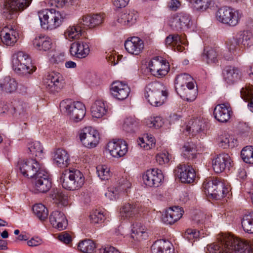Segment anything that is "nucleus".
<instances>
[{"instance_id":"nucleus-1","label":"nucleus","mask_w":253,"mask_h":253,"mask_svg":"<svg viewBox=\"0 0 253 253\" xmlns=\"http://www.w3.org/2000/svg\"><path fill=\"white\" fill-rule=\"evenodd\" d=\"M218 241L207 247V253H253V248L247 241L231 235H219Z\"/></svg>"},{"instance_id":"nucleus-2","label":"nucleus","mask_w":253,"mask_h":253,"mask_svg":"<svg viewBox=\"0 0 253 253\" xmlns=\"http://www.w3.org/2000/svg\"><path fill=\"white\" fill-rule=\"evenodd\" d=\"M51 187V179L43 164L37 163L33 166V191L35 193H44Z\"/></svg>"},{"instance_id":"nucleus-3","label":"nucleus","mask_w":253,"mask_h":253,"mask_svg":"<svg viewBox=\"0 0 253 253\" xmlns=\"http://www.w3.org/2000/svg\"><path fill=\"white\" fill-rule=\"evenodd\" d=\"M38 16L42 28L53 30L59 27L68 18L66 13L55 9H45L38 12Z\"/></svg>"},{"instance_id":"nucleus-4","label":"nucleus","mask_w":253,"mask_h":253,"mask_svg":"<svg viewBox=\"0 0 253 253\" xmlns=\"http://www.w3.org/2000/svg\"><path fill=\"white\" fill-rule=\"evenodd\" d=\"M144 93L149 103L155 107L163 105L168 96V92L166 87L158 82L148 84L145 86Z\"/></svg>"},{"instance_id":"nucleus-5","label":"nucleus","mask_w":253,"mask_h":253,"mask_svg":"<svg viewBox=\"0 0 253 253\" xmlns=\"http://www.w3.org/2000/svg\"><path fill=\"white\" fill-rule=\"evenodd\" d=\"M60 109L74 123L81 121L86 112L85 107L83 103L72 101L70 99L62 100L60 103Z\"/></svg>"},{"instance_id":"nucleus-6","label":"nucleus","mask_w":253,"mask_h":253,"mask_svg":"<svg viewBox=\"0 0 253 253\" xmlns=\"http://www.w3.org/2000/svg\"><path fill=\"white\" fill-rule=\"evenodd\" d=\"M62 187L69 190H75L81 188L84 183L83 173L78 169H66L60 177Z\"/></svg>"},{"instance_id":"nucleus-7","label":"nucleus","mask_w":253,"mask_h":253,"mask_svg":"<svg viewBox=\"0 0 253 253\" xmlns=\"http://www.w3.org/2000/svg\"><path fill=\"white\" fill-rule=\"evenodd\" d=\"M203 187L205 194L213 199L218 200L224 197L228 192L220 178L210 177L206 179Z\"/></svg>"},{"instance_id":"nucleus-8","label":"nucleus","mask_w":253,"mask_h":253,"mask_svg":"<svg viewBox=\"0 0 253 253\" xmlns=\"http://www.w3.org/2000/svg\"><path fill=\"white\" fill-rule=\"evenodd\" d=\"M12 67L17 73L24 76L32 73V58L30 55L23 51H18L12 56Z\"/></svg>"},{"instance_id":"nucleus-9","label":"nucleus","mask_w":253,"mask_h":253,"mask_svg":"<svg viewBox=\"0 0 253 253\" xmlns=\"http://www.w3.org/2000/svg\"><path fill=\"white\" fill-rule=\"evenodd\" d=\"M215 15L216 19L220 23L234 27L239 23L242 14L239 10L229 7H222L218 9Z\"/></svg>"},{"instance_id":"nucleus-10","label":"nucleus","mask_w":253,"mask_h":253,"mask_svg":"<svg viewBox=\"0 0 253 253\" xmlns=\"http://www.w3.org/2000/svg\"><path fill=\"white\" fill-rule=\"evenodd\" d=\"M31 0H6L2 8V16L6 19H12L18 10H23L30 4Z\"/></svg>"},{"instance_id":"nucleus-11","label":"nucleus","mask_w":253,"mask_h":253,"mask_svg":"<svg viewBox=\"0 0 253 253\" xmlns=\"http://www.w3.org/2000/svg\"><path fill=\"white\" fill-rule=\"evenodd\" d=\"M79 136L83 145L88 148L95 147L100 140L98 132L90 126L84 127L81 129Z\"/></svg>"},{"instance_id":"nucleus-12","label":"nucleus","mask_w":253,"mask_h":253,"mask_svg":"<svg viewBox=\"0 0 253 253\" xmlns=\"http://www.w3.org/2000/svg\"><path fill=\"white\" fill-rule=\"evenodd\" d=\"M44 84L49 92L55 93L60 91L63 88L65 83L62 76L60 73L52 72L46 76Z\"/></svg>"},{"instance_id":"nucleus-13","label":"nucleus","mask_w":253,"mask_h":253,"mask_svg":"<svg viewBox=\"0 0 253 253\" xmlns=\"http://www.w3.org/2000/svg\"><path fill=\"white\" fill-rule=\"evenodd\" d=\"M150 72L154 76L160 78L166 76L169 70V63L161 57H155L149 63Z\"/></svg>"},{"instance_id":"nucleus-14","label":"nucleus","mask_w":253,"mask_h":253,"mask_svg":"<svg viewBox=\"0 0 253 253\" xmlns=\"http://www.w3.org/2000/svg\"><path fill=\"white\" fill-rule=\"evenodd\" d=\"M190 17L185 13H179L173 15L169 21V25L173 31H184L189 28Z\"/></svg>"},{"instance_id":"nucleus-15","label":"nucleus","mask_w":253,"mask_h":253,"mask_svg":"<svg viewBox=\"0 0 253 253\" xmlns=\"http://www.w3.org/2000/svg\"><path fill=\"white\" fill-rule=\"evenodd\" d=\"M175 176L178 177L181 182L191 183L196 178L194 169L189 165L180 164L174 170Z\"/></svg>"},{"instance_id":"nucleus-16","label":"nucleus","mask_w":253,"mask_h":253,"mask_svg":"<svg viewBox=\"0 0 253 253\" xmlns=\"http://www.w3.org/2000/svg\"><path fill=\"white\" fill-rule=\"evenodd\" d=\"M212 168L216 173H221L232 167L230 156L226 153L216 155L212 161Z\"/></svg>"},{"instance_id":"nucleus-17","label":"nucleus","mask_w":253,"mask_h":253,"mask_svg":"<svg viewBox=\"0 0 253 253\" xmlns=\"http://www.w3.org/2000/svg\"><path fill=\"white\" fill-rule=\"evenodd\" d=\"M110 90L112 96L118 100L126 99L130 91L127 84L120 81L114 82L111 84Z\"/></svg>"},{"instance_id":"nucleus-18","label":"nucleus","mask_w":253,"mask_h":253,"mask_svg":"<svg viewBox=\"0 0 253 253\" xmlns=\"http://www.w3.org/2000/svg\"><path fill=\"white\" fill-rule=\"evenodd\" d=\"M107 148L111 155L115 158L124 156L128 150L126 142L122 139L110 141L107 144Z\"/></svg>"},{"instance_id":"nucleus-19","label":"nucleus","mask_w":253,"mask_h":253,"mask_svg":"<svg viewBox=\"0 0 253 253\" xmlns=\"http://www.w3.org/2000/svg\"><path fill=\"white\" fill-rule=\"evenodd\" d=\"M163 178L161 170L158 169H148L143 175L144 183L150 187H158Z\"/></svg>"},{"instance_id":"nucleus-20","label":"nucleus","mask_w":253,"mask_h":253,"mask_svg":"<svg viewBox=\"0 0 253 253\" xmlns=\"http://www.w3.org/2000/svg\"><path fill=\"white\" fill-rule=\"evenodd\" d=\"M89 51L88 43L85 40H80L72 43L70 48L71 54L79 58H85Z\"/></svg>"},{"instance_id":"nucleus-21","label":"nucleus","mask_w":253,"mask_h":253,"mask_svg":"<svg viewBox=\"0 0 253 253\" xmlns=\"http://www.w3.org/2000/svg\"><path fill=\"white\" fill-rule=\"evenodd\" d=\"M103 20L104 16L101 14L84 15L79 19V25L84 28H93L100 25Z\"/></svg>"},{"instance_id":"nucleus-22","label":"nucleus","mask_w":253,"mask_h":253,"mask_svg":"<svg viewBox=\"0 0 253 253\" xmlns=\"http://www.w3.org/2000/svg\"><path fill=\"white\" fill-rule=\"evenodd\" d=\"M184 211L179 206L169 208L163 215L162 220L168 224H172L178 221L182 216Z\"/></svg>"},{"instance_id":"nucleus-23","label":"nucleus","mask_w":253,"mask_h":253,"mask_svg":"<svg viewBox=\"0 0 253 253\" xmlns=\"http://www.w3.org/2000/svg\"><path fill=\"white\" fill-rule=\"evenodd\" d=\"M125 46L128 53L136 55L142 51L144 45L141 39L137 37H133L125 42Z\"/></svg>"},{"instance_id":"nucleus-24","label":"nucleus","mask_w":253,"mask_h":253,"mask_svg":"<svg viewBox=\"0 0 253 253\" xmlns=\"http://www.w3.org/2000/svg\"><path fill=\"white\" fill-rule=\"evenodd\" d=\"M232 112L230 106L225 104L217 105L213 111L215 119L219 122L226 123L230 119Z\"/></svg>"},{"instance_id":"nucleus-25","label":"nucleus","mask_w":253,"mask_h":253,"mask_svg":"<svg viewBox=\"0 0 253 253\" xmlns=\"http://www.w3.org/2000/svg\"><path fill=\"white\" fill-rule=\"evenodd\" d=\"M33 45L39 51H46L51 49L53 43L50 38L45 35L40 34L35 37Z\"/></svg>"},{"instance_id":"nucleus-26","label":"nucleus","mask_w":253,"mask_h":253,"mask_svg":"<svg viewBox=\"0 0 253 253\" xmlns=\"http://www.w3.org/2000/svg\"><path fill=\"white\" fill-rule=\"evenodd\" d=\"M49 221L53 227L59 230L66 229L68 225V221L64 214L58 211L52 212L49 215Z\"/></svg>"},{"instance_id":"nucleus-27","label":"nucleus","mask_w":253,"mask_h":253,"mask_svg":"<svg viewBox=\"0 0 253 253\" xmlns=\"http://www.w3.org/2000/svg\"><path fill=\"white\" fill-rule=\"evenodd\" d=\"M119 185L118 187L109 188L107 192L105 193L106 197H108L111 200H115L118 197L119 191H126L131 186V183L126 178L123 177L119 180Z\"/></svg>"},{"instance_id":"nucleus-28","label":"nucleus","mask_w":253,"mask_h":253,"mask_svg":"<svg viewBox=\"0 0 253 253\" xmlns=\"http://www.w3.org/2000/svg\"><path fill=\"white\" fill-rule=\"evenodd\" d=\"M2 42L7 46H12L17 42L18 34L11 27H4L1 31Z\"/></svg>"},{"instance_id":"nucleus-29","label":"nucleus","mask_w":253,"mask_h":253,"mask_svg":"<svg viewBox=\"0 0 253 253\" xmlns=\"http://www.w3.org/2000/svg\"><path fill=\"white\" fill-rule=\"evenodd\" d=\"M70 156L65 150L59 148L56 150L53 154L54 163L58 167L65 168L70 163Z\"/></svg>"},{"instance_id":"nucleus-30","label":"nucleus","mask_w":253,"mask_h":253,"mask_svg":"<svg viewBox=\"0 0 253 253\" xmlns=\"http://www.w3.org/2000/svg\"><path fill=\"white\" fill-rule=\"evenodd\" d=\"M173 250L171 243L163 240L155 241L151 246L152 253H173Z\"/></svg>"},{"instance_id":"nucleus-31","label":"nucleus","mask_w":253,"mask_h":253,"mask_svg":"<svg viewBox=\"0 0 253 253\" xmlns=\"http://www.w3.org/2000/svg\"><path fill=\"white\" fill-rule=\"evenodd\" d=\"M224 80L229 84H234L240 78V70L235 67L227 66L223 71Z\"/></svg>"},{"instance_id":"nucleus-32","label":"nucleus","mask_w":253,"mask_h":253,"mask_svg":"<svg viewBox=\"0 0 253 253\" xmlns=\"http://www.w3.org/2000/svg\"><path fill=\"white\" fill-rule=\"evenodd\" d=\"M16 80L10 76H6L0 80V91L3 93H11L17 88Z\"/></svg>"},{"instance_id":"nucleus-33","label":"nucleus","mask_w":253,"mask_h":253,"mask_svg":"<svg viewBox=\"0 0 253 253\" xmlns=\"http://www.w3.org/2000/svg\"><path fill=\"white\" fill-rule=\"evenodd\" d=\"M181 98L188 101H194L198 93L197 88L195 87L194 83H189L187 86L177 91Z\"/></svg>"},{"instance_id":"nucleus-34","label":"nucleus","mask_w":253,"mask_h":253,"mask_svg":"<svg viewBox=\"0 0 253 253\" xmlns=\"http://www.w3.org/2000/svg\"><path fill=\"white\" fill-rule=\"evenodd\" d=\"M131 237L134 240L140 241L146 239L148 237L146 228L142 226L141 223L135 222L132 224Z\"/></svg>"},{"instance_id":"nucleus-35","label":"nucleus","mask_w":253,"mask_h":253,"mask_svg":"<svg viewBox=\"0 0 253 253\" xmlns=\"http://www.w3.org/2000/svg\"><path fill=\"white\" fill-rule=\"evenodd\" d=\"M203 58L208 64L215 63L219 58V50L212 47H205L203 53Z\"/></svg>"},{"instance_id":"nucleus-36","label":"nucleus","mask_w":253,"mask_h":253,"mask_svg":"<svg viewBox=\"0 0 253 253\" xmlns=\"http://www.w3.org/2000/svg\"><path fill=\"white\" fill-rule=\"evenodd\" d=\"M204 127V123L203 121L198 118L191 120L186 126L185 132L188 134L192 133V135H195L197 133L202 131Z\"/></svg>"},{"instance_id":"nucleus-37","label":"nucleus","mask_w":253,"mask_h":253,"mask_svg":"<svg viewBox=\"0 0 253 253\" xmlns=\"http://www.w3.org/2000/svg\"><path fill=\"white\" fill-rule=\"evenodd\" d=\"M107 111L104 101L101 100H96L91 107V112L93 117L100 118Z\"/></svg>"},{"instance_id":"nucleus-38","label":"nucleus","mask_w":253,"mask_h":253,"mask_svg":"<svg viewBox=\"0 0 253 253\" xmlns=\"http://www.w3.org/2000/svg\"><path fill=\"white\" fill-rule=\"evenodd\" d=\"M139 210L136 204L127 203L120 209L121 216L125 217H132L138 214Z\"/></svg>"},{"instance_id":"nucleus-39","label":"nucleus","mask_w":253,"mask_h":253,"mask_svg":"<svg viewBox=\"0 0 253 253\" xmlns=\"http://www.w3.org/2000/svg\"><path fill=\"white\" fill-rule=\"evenodd\" d=\"M84 29L83 26H80L79 20L76 26H70L65 32V36L66 39L70 41L76 40L79 38L81 35L83 29Z\"/></svg>"},{"instance_id":"nucleus-40","label":"nucleus","mask_w":253,"mask_h":253,"mask_svg":"<svg viewBox=\"0 0 253 253\" xmlns=\"http://www.w3.org/2000/svg\"><path fill=\"white\" fill-rule=\"evenodd\" d=\"M43 157V147L39 141H35L33 144V166L37 163L43 164L41 160Z\"/></svg>"},{"instance_id":"nucleus-41","label":"nucleus","mask_w":253,"mask_h":253,"mask_svg":"<svg viewBox=\"0 0 253 253\" xmlns=\"http://www.w3.org/2000/svg\"><path fill=\"white\" fill-rule=\"evenodd\" d=\"M241 44L245 47H250L253 44V36L249 30L240 31L236 35Z\"/></svg>"},{"instance_id":"nucleus-42","label":"nucleus","mask_w":253,"mask_h":253,"mask_svg":"<svg viewBox=\"0 0 253 253\" xmlns=\"http://www.w3.org/2000/svg\"><path fill=\"white\" fill-rule=\"evenodd\" d=\"M179 43H182L184 45L187 44V41L184 37L178 34H171L166 38L165 44L167 47L172 49L175 47V45Z\"/></svg>"},{"instance_id":"nucleus-43","label":"nucleus","mask_w":253,"mask_h":253,"mask_svg":"<svg viewBox=\"0 0 253 253\" xmlns=\"http://www.w3.org/2000/svg\"><path fill=\"white\" fill-rule=\"evenodd\" d=\"M241 96L244 100L248 101V107L253 112V85H249L242 88Z\"/></svg>"},{"instance_id":"nucleus-44","label":"nucleus","mask_w":253,"mask_h":253,"mask_svg":"<svg viewBox=\"0 0 253 253\" xmlns=\"http://www.w3.org/2000/svg\"><path fill=\"white\" fill-rule=\"evenodd\" d=\"M192 80L191 76L186 73L178 75L175 79V88L176 92L186 86L189 83H193L191 80Z\"/></svg>"},{"instance_id":"nucleus-45","label":"nucleus","mask_w":253,"mask_h":253,"mask_svg":"<svg viewBox=\"0 0 253 253\" xmlns=\"http://www.w3.org/2000/svg\"><path fill=\"white\" fill-rule=\"evenodd\" d=\"M50 197L54 203L57 205L63 206H66L68 205V196L59 190H53L50 194Z\"/></svg>"},{"instance_id":"nucleus-46","label":"nucleus","mask_w":253,"mask_h":253,"mask_svg":"<svg viewBox=\"0 0 253 253\" xmlns=\"http://www.w3.org/2000/svg\"><path fill=\"white\" fill-rule=\"evenodd\" d=\"M196 149L193 143L186 142L181 148L182 155L189 160L195 159L196 157Z\"/></svg>"},{"instance_id":"nucleus-47","label":"nucleus","mask_w":253,"mask_h":253,"mask_svg":"<svg viewBox=\"0 0 253 253\" xmlns=\"http://www.w3.org/2000/svg\"><path fill=\"white\" fill-rule=\"evenodd\" d=\"M242 226L245 232L253 233V211L245 214L242 220Z\"/></svg>"},{"instance_id":"nucleus-48","label":"nucleus","mask_w":253,"mask_h":253,"mask_svg":"<svg viewBox=\"0 0 253 253\" xmlns=\"http://www.w3.org/2000/svg\"><path fill=\"white\" fill-rule=\"evenodd\" d=\"M33 212L37 217L41 221L46 219L48 214L47 208L41 203L36 204L33 206Z\"/></svg>"},{"instance_id":"nucleus-49","label":"nucleus","mask_w":253,"mask_h":253,"mask_svg":"<svg viewBox=\"0 0 253 253\" xmlns=\"http://www.w3.org/2000/svg\"><path fill=\"white\" fill-rule=\"evenodd\" d=\"M78 248L83 253H92L95 251L96 246L92 240L86 239L80 242Z\"/></svg>"},{"instance_id":"nucleus-50","label":"nucleus","mask_w":253,"mask_h":253,"mask_svg":"<svg viewBox=\"0 0 253 253\" xmlns=\"http://www.w3.org/2000/svg\"><path fill=\"white\" fill-rule=\"evenodd\" d=\"M236 140L229 134H224L220 138L219 145L223 149L233 148L236 145Z\"/></svg>"},{"instance_id":"nucleus-51","label":"nucleus","mask_w":253,"mask_h":253,"mask_svg":"<svg viewBox=\"0 0 253 253\" xmlns=\"http://www.w3.org/2000/svg\"><path fill=\"white\" fill-rule=\"evenodd\" d=\"M155 139L151 135H147L145 138H139L138 144L146 150L154 148L155 147Z\"/></svg>"},{"instance_id":"nucleus-52","label":"nucleus","mask_w":253,"mask_h":253,"mask_svg":"<svg viewBox=\"0 0 253 253\" xmlns=\"http://www.w3.org/2000/svg\"><path fill=\"white\" fill-rule=\"evenodd\" d=\"M190 3L194 9L204 11L210 5L211 0H190Z\"/></svg>"},{"instance_id":"nucleus-53","label":"nucleus","mask_w":253,"mask_h":253,"mask_svg":"<svg viewBox=\"0 0 253 253\" xmlns=\"http://www.w3.org/2000/svg\"><path fill=\"white\" fill-rule=\"evenodd\" d=\"M243 161L249 164H253V147L247 146L244 147L241 153Z\"/></svg>"},{"instance_id":"nucleus-54","label":"nucleus","mask_w":253,"mask_h":253,"mask_svg":"<svg viewBox=\"0 0 253 253\" xmlns=\"http://www.w3.org/2000/svg\"><path fill=\"white\" fill-rule=\"evenodd\" d=\"M145 124L149 127L159 128L163 126L164 121L160 116L151 117L145 120Z\"/></svg>"},{"instance_id":"nucleus-55","label":"nucleus","mask_w":253,"mask_h":253,"mask_svg":"<svg viewBox=\"0 0 253 253\" xmlns=\"http://www.w3.org/2000/svg\"><path fill=\"white\" fill-rule=\"evenodd\" d=\"M137 126L136 120L132 117L126 118L123 125V129L127 132H133Z\"/></svg>"},{"instance_id":"nucleus-56","label":"nucleus","mask_w":253,"mask_h":253,"mask_svg":"<svg viewBox=\"0 0 253 253\" xmlns=\"http://www.w3.org/2000/svg\"><path fill=\"white\" fill-rule=\"evenodd\" d=\"M97 173L101 180H108L110 177L109 169L105 165H99L96 167Z\"/></svg>"},{"instance_id":"nucleus-57","label":"nucleus","mask_w":253,"mask_h":253,"mask_svg":"<svg viewBox=\"0 0 253 253\" xmlns=\"http://www.w3.org/2000/svg\"><path fill=\"white\" fill-rule=\"evenodd\" d=\"M89 218L91 222L95 224L99 223L104 221V215L101 211L95 210L90 213Z\"/></svg>"},{"instance_id":"nucleus-58","label":"nucleus","mask_w":253,"mask_h":253,"mask_svg":"<svg viewBox=\"0 0 253 253\" xmlns=\"http://www.w3.org/2000/svg\"><path fill=\"white\" fill-rule=\"evenodd\" d=\"M240 44H241L236 35L229 39L227 42V47L231 52L235 51Z\"/></svg>"},{"instance_id":"nucleus-59","label":"nucleus","mask_w":253,"mask_h":253,"mask_svg":"<svg viewBox=\"0 0 253 253\" xmlns=\"http://www.w3.org/2000/svg\"><path fill=\"white\" fill-rule=\"evenodd\" d=\"M183 236L188 241H194L199 237V232L196 229H187Z\"/></svg>"},{"instance_id":"nucleus-60","label":"nucleus","mask_w":253,"mask_h":253,"mask_svg":"<svg viewBox=\"0 0 253 253\" xmlns=\"http://www.w3.org/2000/svg\"><path fill=\"white\" fill-rule=\"evenodd\" d=\"M17 167L24 176H28L27 174L28 169H30V166L27 164V161L24 160H20L18 162Z\"/></svg>"},{"instance_id":"nucleus-61","label":"nucleus","mask_w":253,"mask_h":253,"mask_svg":"<svg viewBox=\"0 0 253 253\" xmlns=\"http://www.w3.org/2000/svg\"><path fill=\"white\" fill-rule=\"evenodd\" d=\"M156 159L160 165L168 163L169 161V154L168 153H163L158 154L156 157Z\"/></svg>"},{"instance_id":"nucleus-62","label":"nucleus","mask_w":253,"mask_h":253,"mask_svg":"<svg viewBox=\"0 0 253 253\" xmlns=\"http://www.w3.org/2000/svg\"><path fill=\"white\" fill-rule=\"evenodd\" d=\"M126 19L127 22V25H131L134 23L137 17V13L134 11H129L128 12H126Z\"/></svg>"},{"instance_id":"nucleus-63","label":"nucleus","mask_w":253,"mask_h":253,"mask_svg":"<svg viewBox=\"0 0 253 253\" xmlns=\"http://www.w3.org/2000/svg\"><path fill=\"white\" fill-rule=\"evenodd\" d=\"M181 3L178 0H170L168 3V7L171 10L176 11L180 8Z\"/></svg>"},{"instance_id":"nucleus-64","label":"nucleus","mask_w":253,"mask_h":253,"mask_svg":"<svg viewBox=\"0 0 253 253\" xmlns=\"http://www.w3.org/2000/svg\"><path fill=\"white\" fill-rule=\"evenodd\" d=\"M58 239L61 242L66 244H68L72 241V238L70 235L65 232H62L59 235Z\"/></svg>"}]
</instances>
